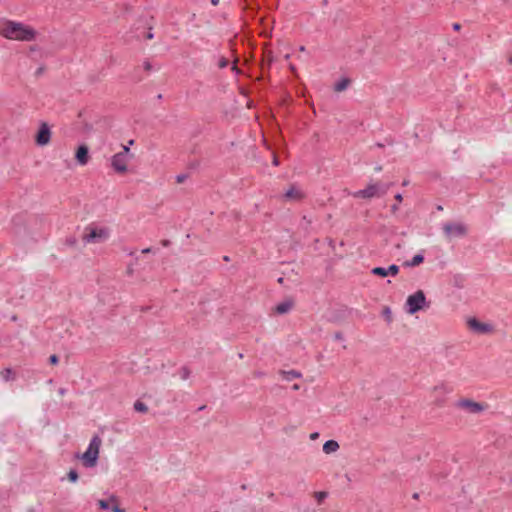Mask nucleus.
<instances>
[{
	"label": "nucleus",
	"instance_id": "obj_1",
	"mask_svg": "<svg viewBox=\"0 0 512 512\" xmlns=\"http://www.w3.org/2000/svg\"><path fill=\"white\" fill-rule=\"evenodd\" d=\"M0 35L13 41H31L35 38V31L30 26L9 19L1 20Z\"/></svg>",
	"mask_w": 512,
	"mask_h": 512
},
{
	"label": "nucleus",
	"instance_id": "obj_2",
	"mask_svg": "<svg viewBox=\"0 0 512 512\" xmlns=\"http://www.w3.org/2000/svg\"><path fill=\"white\" fill-rule=\"evenodd\" d=\"M102 443V438L99 435H94L90 439L86 450L83 453H77L75 458L81 462L84 468H95L98 465Z\"/></svg>",
	"mask_w": 512,
	"mask_h": 512
},
{
	"label": "nucleus",
	"instance_id": "obj_3",
	"mask_svg": "<svg viewBox=\"0 0 512 512\" xmlns=\"http://www.w3.org/2000/svg\"><path fill=\"white\" fill-rule=\"evenodd\" d=\"M134 159V154L129 146L122 145L121 151L110 157V166L117 174H125L128 172L129 164Z\"/></svg>",
	"mask_w": 512,
	"mask_h": 512
},
{
	"label": "nucleus",
	"instance_id": "obj_4",
	"mask_svg": "<svg viewBox=\"0 0 512 512\" xmlns=\"http://www.w3.org/2000/svg\"><path fill=\"white\" fill-rule=\"evenodd\" d=\"M111 231L102 225H92L85 229L83 241L85 243H103L109 239Z\"/></svg>",
	"mask_w": 512,
	"mask_h": 512
},
{
	"label": "nucleus",
	"instance_id": "obj_5",
	"mask_svg": "<svg viewBox=\"0 0 512 512\" xmlns=\"http://www.w3.org/2000/svg\"><path fill=\"white\" fill-rule=\"evenodd\" d=\"M426 307H428V302L422 290H418L413 294H410L405 302V311L410 315H413Z\"/></svg>",
	"mask_w": 512,
	"mask_h": 512
},
{
	"label": "nucleus",
	"instance_id": "obj_6",
	"mask_svg": "<svg viewBox=\"0 0 512 512\" xmlns=\"http://www.w3.org/2000/svg\"><path fill=\"white\" fill-rule=\"evenodd\" d=\"M389 189V185L381 183H370L366 188L352 193L354 198L371 199L384 196Z\"/></svg>",
	"mask_w": 512,
	"mask_h": 512
},
{
	"label": "nucleus",
	"instance_id": "obj_7",
	"mask_svg": "<svg viewBox=\"0 0 512 512\" xmlns=\"http://www.w3.org/2000/svg\"><path fill=\"white\" fill-rule=\"evenodd\" d=\"M443 231L448 239L461 238L467 234V226L463 222H447Z\"/></svg>",
	"mask_w": 512,
	"mask_h": 512
},
{
	"label": "nucleus",
	"instance_id": "obj_8",
	"mask_svg": "<svg viewBox=\"0 0 512 512\" xmlns=\"http://www.w3.org/2000/svg\"><path fill=\"white\" fill-rule=\"evenodd\" d=\"M98 509L106 510L110 512H124L120 507L119 499L115 495H108L104 499H100L97 502Z\"/></svg>",
	"mask_w": 512,
	"mask_h": 512
},
{
	"label": "nucleus",
	"instance_id": "obj_9",
	"mask_svg": "<svg viewBox=\"0 0 512 512\" xmlns=\"http://www.w3.org/2000/svg\"><path fill=\"white\" fill-rule=\"evenodd\" d=\"M52 138V132L50 126L46 122H42L39 125L38 132L35 137V142L38 146H47Z\"/></svg>",
	"mask_w": 512,
	"mask_h": 512
},
{
	"label": "nucleus",
	"instance_id": "obj_10",
	"mask_svg": "<svg viewBox=\"0 0 512 512\" xmlns=\"http://www.w3.org/2000/svg\"><path fill=\"white\" fill-rule=\"evenodd\" d=\"M452 392L453 387L445 382H440L436 384L432 389V393L436 398L437 404H442L444 402L445 396L451 394Z\"/></svg>",
	"mask_w": 512,
	"mask_h": 512
},
{
	"label": "nucleus",
	"instance_id": "obj_11",
	"mask_svg": "<svg viewBox=\"0 0 512 512\" xmlns=\"http://www.w3.org/2000/svg\"><path fill=\"white\" fill-rule=\"evenodd\" d=\"M456 407L461 408L469 413L478 414L484 410L483 406L470 399H461L456 402Z\"/></svg>",
	"mask_w": 512,
	"mask_h": 512
},
{
	"label": "nucleus",
	"instance_id": "obj_12",
	"mask_svg": "<svg viewBox=\"0 0 512 512\" xmlns=\"http://www.w3.org/2000/svg\"><path fill=\"white\" fill-rule=\"evenodd\" d=\"M467 323H468L469 328L472 331L479 333V334H485L492 330V327L490 324L479 322L475 318L469 319Z\"/></svg>",
	"mask_w": 512,
	"mask_h": 512
},
{
	"label": "nucleus",
	"instance_id": "obj_13",
	"mask_svg": "<svg viewBox=\"0 0 512 512\" xmlns=\"http://www.w3.org/2000/svg\"><path fill=\"white\" fill-rule=\"evenodd\" d=\"M77 164L85 166L89 161V149L85 144L80 145L75 153Z\"/></svg>",
	"mask_w": 512,
	"mask_h": 512
},
{
	"label": "nucleus",
	"instance_id": "obj_14",
	"mask_svg": "<svg viewBox=\"0 0 512 512\" xmlns=\"http://www.w3.org/2000/svg\"><path fill=\"white\" fill-rule=\"evenodd\" d=\"M339 449V444L335 440H328L323 445V452L325 454H332L337 452Z\"/></svg>",
	"mask_w": 512,
	"mask_h": 512
},
{
	"label": "nucleus",
	"instance_id": "obj_15",
	"mask_svg": "<svg viewBox=\"0 0 512 512\" xmlns=\"http://www.w3.org/2000/svg\"><path fill=\"white\" fill-rule=\"evenodd\" d=\"M423 260H424L423 254L422 253H418L415 256H413L411 260L406 261L404 263V266L415 267V266H418L419 264H421L423 262Z\"/></svg>",
	"mask_w": 512,
	"mask_h": 512
},
{
	"label": "nucleus",
	"instance_id": "obj_16",
	"mask_svg": "<svg viewBox=\"0 0 512 512\" xmlns=\"http://www.w3.org/2000/svg\"><path fill=\"white\" fill-rule=\"evenodd\" d=\"M291 308H292V303L290 301H284L275 307V311L278 314H285V313H288L291 310Z\"/></svg>",
	"mask_w": 512,
	"mask_h": 512
},
{
	"label": "nucleus",
	"instance_id": "obj_17",
	"mask_svg": "<svg viewBox=\"0 0 512 512\" xmlns=\"http://www.w3.org/2000/svg\"><path fill=\"white\" fill-rule=\"evenodd\" d=\"M348 86H349V80L346 78H343V79L339 80L338 82H336V84L334 85V90L337 92H342V91L346 90Z\"/></svg>",
	"mask_w": 512,
	"mask_h": 512
},
{
	"label": "nucleus",
	"instance_id": "obj_18",
	"mask_svg": "<svg viewBox=\"0 0 512 512\" xmlns=\"http://www.w3.org/2000/svg\"><path fill=\"white\" fill-rule=\"evenodd\" d=\"M285 197L288 199H296L299 197V191L292 187L285 192Z\"/></svg>",
	"mask_w": 512,
	"mask_h": 512
},
{
	"label": "nucleus",
	"instance_id": "obj_19",
	"mask_svg": "<svg viewBox=\"0 0 512 512\" xmlns=\"http://www.w3.org/2000/svg\"><path fill=\"white\" fill-rule=\"evenodd\" d=\"M371 273L373 275H377V276H381V277H386L388 276L387 274V269L384 268V267H375L371 270Z\"/></svg>",
	"mask_w": 512,
	"mask_h": 512
},
{
	"label": "nucleus",
	"instance_id": "obj_20",
	"mask_svg": "<svg viewBox=\"0 0 512 512\" xmlns=\"http://www.w3.org/2000/svg\"><path fill=\"white\" fill-rule=\"evenodd\" d=\"M134 409L137 412L145 413V412H147L148 407H147V405L145 403H143L141 401H136L134 403Z\"/></svg>",
	"mask_w": 512,
	"mask_h": 512
},
{
	"label": "nucleus",
	"instance_id": "obj_21",
	"mask_svg": "<svg viewBox=\"0 0 512 512\" xmlns=\"http://www.w3.org/2000/svg\"><path fill=\"white\" fill-rule=\"evenodd\" d=\"M386 269H387V274L392 275V276H396L399 272V267L396 264H392L389 267H387Z\"/></svg>",
	"mask_w": 512,
	"mask_h": 512
},
{
	"label": "nucleus",
	"instance_id": "obj_22",
	"mask_svg": "<svg viewBox=\"0 0 512 512\" xmlns=\"http://www.w3.org/2000/svg\"><path fill=\"white\" fill-rule=\"evenodd\" d=\"M314 496H315L316 501L320 503V502H322L324 499H326V498H327L328 493H327V492H325V491H319V492H316Z\"/></svg>",
	"mask_w": 512,
	"mask_h": 512
},
{
	"label": "nucleus",
	"instance_id": "obj_23",
	"mask_svg": "<svg viewBox=\"0 0 512 512\" xmlns=\"http://www.w3.org/2000/svg\"><path fill=\"white\" fill-rule=\"evenodd\" d=\"M68 479L72 482V483H75L77 482L78 480V473L76 470H70L68 472Z\"/></svg>",
	"mask_w": 512,
	"mask_h": 512
},
{
	"label": "nucleus",
	"instance_id": "obj_24",
	"mask_svg": "<svg viewBox=\"0 0 512 512\" xmlns=\"http://www.w3.org/2000/svg\"><path fill=\"white\" fill-rule=\"evenodd\" d=\"M188 376H189V372H188V370H187L186 368H183V369H182V371H181V377H182V379H184V380H185V379H187V378H188Z\"/></svg>",
	"mask_w": 512,
	"mask_h": 512
},
{
	"label": "nucleus",
	"instance_id": "obj_25",
	"mask_svg": "<svg viewBox=\"0 0 512 512\" xmlns=\"http://www.w3.org/2000/svg\"><path fill=\"white\" fill-rule=\"evenodd\" d=\"M49 360H50L51 364H57L58 361H59V359H58V357L56 355H51Z\"/></svg>",
	"mask_w": 512,
	"mask_h": 512
},
{
	"label": "nucleus",
	"instance_id": "obj_26",
	"mask_svg": "<svg viewBox=\"0 0 512 512\" xmlns=\"http://www.w3.org/2000/svg\"><path fill=\"white\" fill-rule=\"evenodd\" d=\"M228 65V61L224 58H222L220 61H219V67L220 68H224Z\"/></svg>",
	"mask_w": 512,
	"mask_h": 512
},
{
	"label": "nucleus",
	"instance_id": "obj_27",
	"mask_svg": "<svg viewBox=\"0 0 512 512\" xmlns=\"http://www.w3.org/2000/svg\"><path fill=\"white\" fill-rule=\"evenodd\" d=\"M4 373H5L4 378L8 379V376L12 373V370L7 368L4 370Z\"/></svg>",
	"mask_w": 512,
	"mask_h": 512
},
{
	"label": "nucleus",
	"instance_id": "obj_28",
	"mask_svg": "<svg viewBox=\"0 0 512 512\" xmlns=\"http://www.w3.org/2000/svg\"><path fill=\"white\" fill-rule=\"evenodd\" d=\"M318 437H319V433H318V432H314V433H312V434L310 435V439H311V440H315V439H317Z\"/></svg>",
	"mask_w": 512,
	"mask_h": 512
},
{
	"label": "nucleus",
	"instance_id": "obj_29",
	"mask_svg": "<svg viewBox=\"0 0 512 512\" xmlns=\"http://www.w3.org/2000/svg\"><path fill=\"white\" fill-rule=\"evenodd\" d=\"M395 199L398 201V202H401L403 197H402V194L401 193H398L395 195Z\"/></svg>",
	"mask_w": 512,
	"mask_h": 512
},
{
	"label": "nucleus",
	"instance_id": "obj_30",
	"mask_svg": "<svg viewBox=\"0 0 512 512\" xmlns=\"http://www.w3.org/2000/svg\"><path fill=\"white\" fill-rule=\"evenodd\" d=\"M288 375H290L292 378L299 377V374L294 371L289 372Z\"/></svg>",
	"mask_w": 512,
	"mask_h": 512
},
{
	"label": "nucleus",
	"instance_id": "obj_31",
	"mask_svg": "<svg viewBox=\"0 0 512 512\" xmlns=\"http://www.w3.org/2000/svg\"><path fill=\"white\" fill-rule=\"evenodd\" d=\"M453 29H454V30H459V29H460V25H459L458 23H455V24L453 25Z\"/></svg>",
	"mask_w": 512,
	"mask_h": 512
},
{
	"label": "nucleus",
	"instance_id": "obj_32",
	"mask_svg": "<svg viewBox=\"0 0 512 512\" xmlns=\"http://www.w3.org/2000/svg\"><path fill=\"white\" fill-rule=\"evenodd\" d=\"M220 0H211L212 5L216 6L219 4Z\"/></svg>",
	"mask_w": 512,
	"mask_h": 512
},
{
	"label": "nucleus",
	"instance_id": "obj_33",
	"mask_svg": "<svg viewBox=\"0 0 512 512\" xmlns=\"http://www.w3.org/2000/svg\"><path fill=\"white\" fill-rule=\"evenodd\" d=\"M273 164H274L275 166H277V165H278V159H277L276 157H274V159H273Z\"/></svg>",
	"mask_w": 512,
	"mask_h": 512
},
{
	"label": "nucleus",
	"instance_id": "obj_34",
	"mask_svg": "<svg viewBox=\"0 0 512 512\" xmlns=\"http://www.w3.org/2000/svg\"><path fill=\"white\" fill-rule=\"evenodd\" d=\"M397 210H398V206L397 205L392 206V211L393 212H396Z\"/></svg>",
	"mask_w": 512,
	"mask_h": 512
},
{
	"label": "nucleus",
	"instance_id": "obj_35",
	"mask_svg": "<svg viewBox=\"0 0 512 512\" xmlns=\"http://www.w3.org/2000/svg\"><path fill=\"white\" fill-rule=\"evenodd\" d=\"M143 253H149L150 252V248H145L142 250Z\"/></svg>",
	"mask_w": 512,
	"mask_h": 512
},
{
	"label": "nucleus",
	"instance_id": "obj_36",
	"mask_svg": "<svg viewBox=\"0 0 512 512\" xmlns=\"http://www.w3.org/2000/svg\"><path fill=\"white\" fill-rule=\"evenodd\" d=\"M133 144H134V140H129V142H128L127 146H129V147H130V145H133Z\"/></svg>",
	"mask_w": 512,
	"mask_h": 512
},
{
	"label": "nucleus",
	"instance_id": "obj_37",
	"mask_svg": "<svg viewBox=\"0 0 512 512\" xmlns=\"http://www.w3.org/2000/svg\"><path fill=\"white\" fill-rule=\"evenodd\" d=\"M508 62H509V64L512 65V55L508 58Z\"/></svg>",
	"mask_w": 512,
	"mask_h": 512
},
{
	"label": "nucleus",
	"instance_id": "obj_38",
	"mask_svg": "<svg viewBox=\"0 0 512 512\" xmlns=\"http://www.w3.org/2000/svg\"><path fill=\"white\" fill-rule=\"evenodd\" d=\"M59 393H60L61 395H64L65 390H64V389H60V390H59Z\"/></svg>",
	"mask_w": 512,
	"mask_h": 512
},
{
	"label": "nucleus",
	"instance_id": "obj_39",
	"mask_svg": "<svg viewBox=\"0 0 512 512\" xmlns=\"http://www.w3.org/2000/svg\"><path fill=\"white\" fill-rule=\"evenodd\" d=\"M413 498L417 499L418 498V494L417 493L413 494Z\"/></svg>",
	"mask_w": 512,
	"mask_h": 512
},
{
	"label": "nucleus",
	"instance_id": "obj_40",
	"mask_svg": "<svg viewBox=\"0 0 512 512\" xmlns=\"http://www.w3.org/2000/svg\"><path fill=\"white\" fill-rule=\"evenodd\" d=\"M304 50H305L304 46H301L300 51H304Z\"/></svg>",
	"mask_w": 512,
	"mask_h": 512
},
{
	"label": "nucleus",
	"instance_id": "obj_41",
	"mask_svg": "<svg viewBox=\"0 0 512 512\" xmlns=\"http://www.w3.org/2000/svg\"><path fill=\"white\" fill-rule=\"evenodd\" d=\"M335 337H336L337 339H340V338H341V336H340L339 334H336V336H335Z\"/></svg>",
	"mask_w": 512,
	"mask_h": 512
}]
</instances>
